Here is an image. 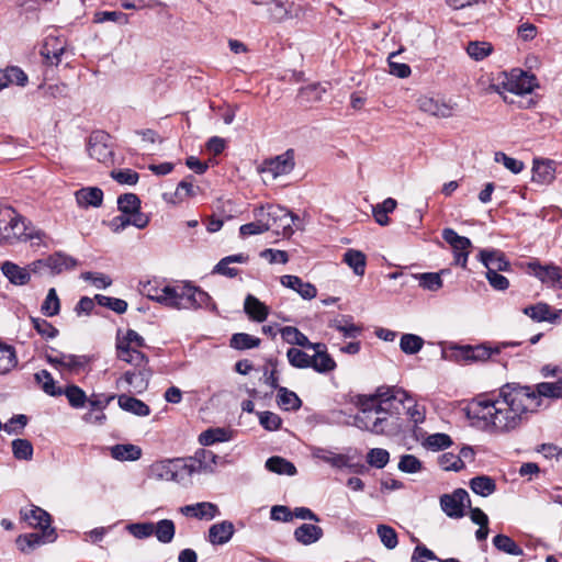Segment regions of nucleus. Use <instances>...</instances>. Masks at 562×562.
<instances>
[{
	"label": "nucleus",
	"instance_id": "nucleus-21",
	"mask_svg": "<svg viewBox=\"0 0 562 562\" xmlns=\"http://www.w3.org/2000/svg\"><path fill=\"white\" fill-rule=\"evenodd\" d=\"M151 376V370L147 369H138L134 368L132 371H126L123 376L117 381H124L127 385H130L134 392L142 393L147 390L149 384V379Z\"/></svg>",
	"mask_w": 562,
	"mask_h": 562
},
{
	"label": "nucleus",
	"instance_id": "nucleus-29",
	"mask_svg": "<svg viewBox=\"0 0 562 562\" xmlns=\"http://www.w3.org/2000/svg\"><path fill=\"white\" fill-rule=\"evenodd\" d=\"M29 81L26 74L18 66L0 69V91L9 86L25 87Z\"/></svg>",
	"mask_w": 562,
	"mask_h": 562
},
{
	"label": "nucleus",
	"instance_id": "nucleus-40",
	"mask_svg": "<svg viewBox=\"0 0 562 562\" xmlns=\"http://www.w3.org/2000/svg\"><path fill=\"white\" fill-rule=\"evenodd\" d=\"M469 486L473 493L487 497L496 491L495 480L487 475H477L470 480Z\"/></svg>",
	"mask_w": 562,
	"mask_h": 562
},
{
	"label": "nucleus",
	"instance_id": "nucleus-41",
	"mask_svg": "<svg viewBox=\"0 0 562 562\" xmlns=\"http://www.w3.org/2000/svg\"><path fill=\"white\" fill-rule=\"evenodd\" d=\"M441 236L452 247L453 254L469 250L472 247L471 240L465 236H460L453 228H443Z\"/></svg>",
	"mask_w": 562,
	"mask_h": 562
},
{
	"label": "nucleus",
	"instance_id": "nucleus-20",
	"mask_svg": "<svg viewBox=\"0 0 562 562\" xmlns=\"http://www.w3.org/2000/svg\"><path fill=\"white\" fill-rule=\"evenodd\" d=\"M294 149L290 148L283 154L269 159L266 162L267 169L273 175V177L288 175L294 169Z\"/></svg>",
	"mask_w": 562,
	"mask_h": 562
},
{
	"label": "nucleus",
	"instance_id": "nucleus-7",
	"mask_svg": "<svg viewBox=\"0 0 562 562\" xmlns=\"http://www.w3.org/2000/svg\"><path fill=\"white\" fill-rule=\"evenodd\" d=\"M522 392L528 398L532 413H537L542 405L543 398H562V376L555 382H540L535 386L522 385Z\"/></svg>",
	"mask_w": 562,
	"mask_h": 562
},
{
	"label": "nucleus",
	"instance_id": "nucleus-42",
	"mask_svg": "<svg viewBox=\"0 0 562 562\" xmlns=\"http://www.w3.org/2000/svg\"><path fill=\"white\" fill-rule=\"evenodd\" d=\"M342 261L352 269L356 276L362 277L364 274L367 257L362 251L356 249H348L344 254Z\"/></svg>",
	"mask_w": 562,
	"mask_h": 562
},
{
	"label": "nucleus",
	"instance_id": "nucleus-22",
	"mask_svg": "<svg viewBox=\"0 0 562 562\" xmlns=\"http://www.w3.org/2000/svg\"><path fill=\"white\" fill-rule=\"evenodd\" d=\"M169 291H173V286L165 285L160 288L158 282L155 280L143 283L140 289L143 295L167 307H170L171 303V295L167 294Z\"/></svg>",
	"mask_w": 562,
	"mask_h": 562
},
{
	"label": "nucleus",
	"instance_id": "nucleus-14",
	"mask_svg": "<svg viewBox=\"0 0 562 562\" xmlns=\"http://www.w3.org/2000/svg\"><path fill=\"white\" fill-rule=\"evenodd\" d=\"M477 259L486 268V272H506L510 270V262L499 249H482Z\"/></svg>",
	"mask_w": 562,
	"mask_h": 562
},
{
	"label": "nucleus",
	"instance_id": "nucleus-47",
	"mask_svg": "<svg viewBox=\"0 0 562 562\" xmlns=\"http://www.w3.org/2000/svg\"><path fill=\"white\" fill-rule=\"evenodd\" d=\"M231 440V434L227 429L216 427L209 428L199 435V442L202 446H212L217 442Z\"/></svg>",
	"mask_w": 562,
	"mask_h": 562
},
{
	"label": "nucleus",
	"instance_id": "nucleus-35",
	"mask_svg": "<svg viewBox=\"0 0 562 562\" xmlns=\"http://www.w3.org/2000/svg\"><path fill=\"white\" fill-rule=\"evenodd\" d=\"M324 535L323 529L313 524H302L294 530V539L304 546L317 542Z\"/></svg>",
	"mask_w": 562,
	"mask_h": 562
},
{
	"label": "nucleus",
	"instance_id": "nucleus-26",
	"mask_svg": "<svg viewBox=\"0 0 562 562\" xmlns=\"http://www.w3.org/2000/svg\"><path fill=\"white\" fill-rule=\"evenodd\" d=\"M1 272L14 285H25L30 282L31 276L27 267L23 268L12 261H4L1 265Z\"/></svg>",
	"mask_w": 562,
	"mask_h": 562
},
{
	"label": "nucleus",
	"instance_id": "nucleus-50",
	"mask_svg": "<svg viewBox=\"0 0 562 562\" xmlns=\"http://www.w3.org/2000/svg\"><path fill=\"white\" fill-rule=\"evenodd\" d=\"M35 381L41 384L42 390L49 396L63 395V387L56 386L55 380L50 372L41 370L34 374Z\"/></svg>",
	"mask_w": 562,
	"mask_h": 562
},
{
	"label": "nucleus",
	"instance_id": "nucleus-51",
	"mask_svg": "<svg viewBox=\"0 0 562 562\" xmlns=\"http://www.w3.org/2000/svg\"><path fill=\"white\" fill-rule=\"evenodd\" d=\"M154 536L161 543H170L176 535V525L171 519H161L154 524Z\"/></svg>",
	"mask_w": 562,
	"mask_h": 562
},
{
	"label": "nucleus",
	"instance_id": "nucleus-64",
	"mask_svg": "<svg viewBox=\"0 0 562 562\" xmlns=\"http://www.w3.org/2000/svg\"><path fill=\"white\" fill-rule=\"evenodd\" d=\"M31 323L33 328L40 334L43 338L53 339L58 336V329L48 321L40 317H31Z\"/></svg>",
	"mask_w": 562,
	"mask_h": 562
},
{
	"label": "nucleus",
	"instance_id": "nucleus-38",
	"mask_svg": "<svg viewBox=\"0 0 562 562\" xmlns=\"http://www.w3.org/2000/svg\"><path fill=\"white\" fill-rule=\"evenodd\" d=\"M111 456L120 461H136L142 457V449L132 443H117L111 448Z\"/></svg>",
	"mask_w": 562,
	"mask_h": 562
},
{
	"label": "nucleus",
	"instance_id": "nucleus-57",
	"mask_svg": "<svg viewBox=\"0 0 562 562\" xmlns=\"http://www.w3.org/2000/svg\"><path fill=\"white\" fill-rule=\"evenodd\" d=\"M94 300L100 306L106 307L116 314H124L127 311V302L123 299L111 297L103 294H95Z\"/></svg>",
	"mask_w": 562,
	"mask_h": 562
},
{
	"label": "nucleus",
	"instance_id": "nucleus-59",
	"mask_svg": "<svg viewBox=\"0 0 562 562\" xmlns=\"http://www.w3.org/2000/svg\"><path fill=\"white\" fill-rule=\"evenodd\" d=\"M446 273V270L440 272H425L417 276L419 285L429 291H438L442 288L441 276Z\"/></svg>",
	"mask_w": 562,
	"mask_h": 562
},
{
	"label": "nucleus",
	"instance_id": "nucleus-56",
	"mask_svg": "<svg viewBox=\"0 0 562 562\" xmlns=\"http://www.w3.org/2000/svg\"><path fill=\"white\" fill-rule=\"evenodd\" d=\"M281 337L290 345H296L302 348L308 346V337L293 326H285L280 329Z\"/></svg>",
	"mask_w": 562,
	"mask_h": 562
},
{
	"label": "nucleus",
	"instance_id": "nucleus-45",
	"mask_svg": "<svg viewBox=\"0 0 562 562\" xmlns=\"http://www.w3.org/2000/svg\"><path fill=\"white\" fill-rule=\"evenodd\" d=\"M266 469L277 474L293 476L297 473L295 465L286 459L273 456L266 461Z\"/></svg>",
	"mask_w": 562,
	"mask_h": 562
},
{
	"label": "nucleus",
	"instance_id": "nucleus-30",
	"mask_svg": "<svg viewBox=\"0 0 562 562\" xmlns=\"http://www.w3.org/2000/svg\"><path fill=\"white\" fill-rule=\"evenodd\" d=\"M116 357L120 360L134 366V368H138V369L149 368L148 367V363H149L148 357L144 352L137 350L136 348L116 346Z\"/></svg>",
	"mask_w": 562,
	"mask_h": 562
},
{
	"label": "nucleus",
	"instance_id": "nucleus-17",
	"mask_svg": "<svg viewBox=\"0 0 562 562\" xmlns=\"http://www.w3.org/2000/svg\"><path fill=\"white\" fill-rule=\"evenodd\" d=\"M180 513L186 517L200 520H212L221 514L218 506L211 502H200L182 506Z\"/></svg>",
	"mask_w": 562,
	"mask_h": 562
},
{
	"label": "nucleus",
	"instance_id": "nucleus-37",
	"mask_svg": "<svg viewBox=\"0 0 562 562\" xmlns=\"http://www.w3.org/2000/svg\"><path fill=\"white\" fill-rule=\"evenodd\" d=\"M77 203L82 207H99L103 202V191L98 187H87L76 192Z\"/></svg>",
	"mask_w": 562,
	"mask_h": 562
},
{
	"label": "nucleus",
	"instance_id": "nucleus-4",
	"mask_svg": "<svg viewBox=\"0 0 562 562\" xmlns=\"http://www.w3.org/2000/svg\"><path fill=\"white\" fill-rule=\"evenodd\" d=\"M167 294L171 295V308L217 311L216 303L212 296L200 286L193 285L190 282L175 285L173 291H169Z\"/></svg>",
	"mask_w": 562,
	"mask_h": 562
},
{
	"label": "nucleus",
	"instance_id": "nucleus-19",
	"mask_svg": "<svg viewBox=\"0 0 562 562\" xmlns=\"http://www.w3.org/2000/svg\"><path fill=\"white\" fill-rule=\"evenodd\" d=\"M280 283L295 291L304 300H312L317 295L316 286L310 282H304L297 276L284 274L280 278Z\"/></svg>",
	"mask_w": 562,
	"mask_h": 562
},
{
	"label": "nucleus",
	"instance_id": "nucleus-10",
	"mask_svg": "<svg viewBox=\"0 0 562 562\" xmlns=\"http://www.w3.org/2000/svg\"><path fill=\"white\" fill-rule=\"evenodd\" d=\"M527 272L530 276L538 278L542 283L550 286L562 288V268L550 263L541 265L539 260L533 259L527 262Z\"/></svg>",
	"mask_w": 562,
	"mask_h": 562
},
{
	"label": "nucleus",
	"instance_id": "nucleus-3",
	"mask_svg": "<svg viewBox=\"0 0 562 562\" xmlns=\"http://www.w3.org/2000/svg\"><path fill=\"white\" fill-rule=\"evenodd\" d=\"M45 237L43 231L30 229L25 218L11 206L0 207V240L13 245L18 241L33 239L42 240Z\"/></svg>",
	"mask_w": 562,
	"mask_h": 562
},
{
	"label": "nucleus",
	"instance_id": "nucleus-39",
	"mask_svg": "<svg viewBox=\"0 0 562 562\" xmlns=\"http://www.w3.org/2000/svg\"><path fill=\"white\" fill-rule=\"evenodd\" d=\"M522 313L535 322H553L558 317L551 312V307L542 302L524 307Z\"/></svg>",
	"mask_w": 562,
	"mask_h": 562
},
{
	"label": "nucleus",
	"instance_id": "nucleus-16",
	"mask_svg": "<svg viewBox=\"0 0 562 562\" xmlns=\"http://www.w3.org/2000/svg\"><path fill=\"white\" fill-rule=\"evenodd\" d=\"M538 86L537 77L533 74L518 70L512 74L506 83V89L515 94L530 93Z\"/></svg>",
	"mask_w": 562,
	"mask_h": 562
},
{
	"label": "nucleus",
	"instance_id": "nucleus-12",
	"mask_svg": "<svg viewBox=\"0 0 562 562\" xmlns=\"http://www.w3.org/2000/svg\"><path fill=\"white\" fill-rule=\"evenodd\" d=\"M109 138V134L104 132L92 133L88 142L89 156L102 164L112 162L113 151L112 148L106 144Z\"/></svg>",
	"mask_w": 562,
	"mask_h": 562
},
{
	"label": "nucleus",
	"instance_id": "nucleus-62",
	"mask_svg": "<svg viewBox=\"0 0 562 562\" xmlns=\"http://www.w3.org/2000/svg\"><path fill=\"white\" fill-rule=\"evenodd\" d=\"M63 394L67 397L70 406L74 408L83 407L87 402V395L82 389L79 386L71 384L63 389Z\"/></svg>",
	"mask_w": 562,
	"mask_h": 562
},
{
	"label": "nucleus",
	"instance_id": "nucleus-61",
	"mask_svg": "<svg viewBox=\"0 0 562 562\" xmlns=\"http://www.w3.org/2000/svg\"><path fill=\"white\" fill-rule=\"evenodd\" d=\"M117 209L125 215L140 210V200L135 193H124L117 198Z\"/></svg>",
	"mask_w": 562,
	"mask_h": 562
},
{
	"label": "nucleus",
	"instance_id": "nucleus-8",
	"mask_svg": "<svg viewBox=\"0 0 562 562\" xmlns=\"http://www.w3.org/2000/svg\"><path fill=\"white\" fill-rule=\"evenodd\" d=\"M442 512L453 519H460L465 515V507H471L469 493L464 488H457L450 494H443L439 498Z\"/></svg>",
	"mask_w": 562,
	"mask_h": 562
},
{
	"label": "nucleus",
	"instance_id": "nucleus-2",
	"mask_svg": "<svg viewBox=\"0 0 562 562\" xmlns=\"http://www.w3.org/2000/svg\"><path fill=\"white\" fill-rule=\"evenodd\" d=\"M350 404L359 408L352 425L374 435L395 436L402 430V417L398 411L378 404L372 406V397L350 396Z\"/></svg>",
	"mask_w": 562,
	"mask_h": 562
},
{
	"label": "nucleus",
	"instance_id": "nucleus-27",
	"mask_svg": "<svg viewBox=\"0 0 562 562\" xmlns=\"http://www.w3.org/2000/svg\"><path fill=\"white\" fill-rule=\"evenodd\" d=\"M244 311L251 321L261 323L269 315V307L252 294H247L244 302Z\"/></svg>",
	"mask_w": 562,
	"mask_h": 562
},
{
	"label": "nucleus",
	"instance_id": "nucleus-55",
	"mask_svg": "<svg viewBox=\"0 0 562 562\" xmlns=\"http://www.w3.org/2000/svg\"><path fill=\"white\" fill-rule=\"evenodd\" d=\"M286 358H288L290 366H292L293 368H296V369L311 368L312 356H310L308 353H306L305 351H303L299 348H295V347L289 348L286 351Z\"/></svg>",
	"mask_w": 562,
	"mask_h": 562
},
{
	"label": "nucleus",
	"instance_id": "nucleus-48",
	"mask_svg": "<svg viewBox=\"0 0 562 562\" xmlns=\"http://www.w3.org/2000/svg\"><path fill=\"white\" fill-rule=\"evenodd\" d=\"M493 546L501 552L510 554V555H522V548L516 543L509 536L498 533L493 538Z\"/></svg>",
	"mask_w": 562,
	"mask_h": 562
},
{
	"label": "nucleus",
	"instance_id": "nucleus-58",
	"mask_svg": "<svg viewBox=\"0 0 562 562\" xmlns=\"http://www.w3.org/2000/svg\"><path fill=\"white\" fill-rule=\"evenodd\" d=\"M93 23L114 22L120 25H125L130 22V16L121 11H97L93 14Z\"/></svg>",
	"mask_w": 562,
	"mask_h": 562
},
{
	"label": "nucleus",
	"instance_id": "nucleus-11",
	"mask_svg": "<svg viewBox=\"0 0 562 562\" xmlns=\"http://www.w3.org/2000/svg\"><path fill=\"white\" fill-rule=\"evenodd\" d=\"M268 8L271 19L281 23L299 15L301 8L293 0H260Z\"/></svg>",
	"mask_w": 562,
	"mask_h": 562
},
{
	"label": "nucleus",
	"instance_id": "nucleus-32",
	"mask_svg": "<svg viewBox=\"0 0 562 562\" xmlns=\"http://www.w3.org/2000/svg\"><path fill=\"white\" fill-rule=\"evenodd\" d=\"M520 342L510 341V342H502L494 348L486 344H481L476 346L471 345V363L472 362H483L488 360L494 353H499L503 348L519 346Z\"/></svg>",
	"mask_w": 562,
	"mask_h": 562
},
{
	"label": "nucleus",
	"instance_id": "nucleus-18",
	"mask_svg": "<svg viewBox=\"0 0 562 562\" xmlns=\"http://www.w3.org/2000/svg\"><path fill=\"white\" fill-rule=\"evenodd\" d=\"M328 327L339 331L344 338L356 339L363 333V327L353 322L351 315H340L328 322Z\"/></svg>",
	"mask_w": 562,
	"mask_h": 562
},
{
	"label": "nucleus",
	"instance_id": "nucleus-53",
	"mask_svg": "<svg viewBox=\"0 0 562 562\" xmlns=\"http://www.w3.org/2000/svg\"><path fill=\"white\" fill-rule=\"evenodd\" d=\"M116 346L128 348H144L146 347L145 339L134 329H127L125 335H121V330L116 334Z\"/></svg>",
	"mask_w": 562,
	"mask_h": 562
},
{
	"label": "nucleus",
	"instance_id": "nucleus-63",
	"mask_svg": "<svg viewBox=\"0 0 562 562\" xmlns=\"http://www.w3.org/2000/svg\"><path fill=\"white\" fill-rule=\"evenodd\" d=\"M12 452L15 459L29 461L33 457V445L27 439H14L12 441Z\"/></svg>",
	"mask_w": 562,
	"mask_h": 562
},
{
	"label": "nucleus",
	"instance_id": "nucleus-33",
	"mask_svg": "<svg viewBox=\"0 0 562 562\" xmlns=\"http://www.w3.org/2000/svg\"><path fill=\"white\" fill-rule=\"evenodd\" d=\"M65 52V45L58 37H47L41 48V55L50 65H58L61 60V55Z\"/></svg>",
	"mask_w": 562,
	"mask_h": 562
},
{
	"label": "nucleus",
	"instance_id": "nucleus-46",
	"mask_svg": "<svg viewBox=\"0 0 562 562\" xmlns=\"http://www.w3.org/2000/svg\"><path fill=\"white\" fill-rule=\"evenodd\" d=\"M260 344V338L246 333H235L229 339V347L235 350H248L258 348Z\"/></svg>",
	"mask_w": 562,
	"mask_h": 562
},
{
	"label": "nucleus",
	"instance_id": "nucleus-52",
	"mask_svg": "<svg viewBox=\"0 0 562 562\" xmlns=\"http://www.w3.org/2000/svg\"><path fill=\"white\" fill-rule=\"evenodd\" d=\"M311 368L317 373L326 374L336 370L337 363L328 351L318 352V355L312 356Z\"/></svg>",
	"mask_w": 562,
	"mask_h": 562
},
{
	"label": "nucleus",
	"instance_id": "nucleus-25",
	"mask_svg": "<svg viewBox=\"0 0 562 562\" xmlns=\"http://www.w3.org/2000/svg\"><path fill=\"white\" fill-rule=\"evenodd\" d=\"M417 102L423 112L429 113L434 116L450 117L453 114V106L434 98L424 95L420 97Z\"/></svg>",
	"mask_w": 562,
	"mask_h": 562
},
{
	"label": "nucleus",
	"instance_id": "nucleus-31",
	"mask_svg": "<svg viewBox=\"0 0 562 562\" xmlns=\"http://www.w3.org/2000/svg\"><path fill=\"white\" fill-rule=\"evenodd\" d=\"M254 216L256 221L244 224L239 227V235L246 238L251 235H259L269 231V225L265 221L263 206L254 209Z\"/></svg>",
	"mask_w": 562,
	"mask_h": 562
},
{
	"label": "nucleus",
	"instance_id": "nucleus-1",
	"mask_svg": "<svg viewBox=\"0 0 562 562\" xmlns=\"http://www.w3.org/2000/svg\"><path fill=\"white\" fill-rule=\"evenodd\" d=\"M532 414L528 398L520 383L510 382L502 385L497 397L473 400L467 415L473 424L484 430L510 432L527 423Z\"/></svg>",
	"mask_w": 562,
	"mask_h": 562
},
{
	"label": "nucleus",
	"instance_id": "nucleus-5",
	"mask_svg": "<svg viewBox=\"0 0 562 562\" xmlns=\"http://www.w3.org/2000/svg\"><path fill=\"white\" fill-rule=\"evenodd\" d=\"M192 462L187 458L158 461L150 468L151 474L159 480L181 482L194 473Z\"/></svg>",
	"mask_w": 562,
	"mask_h": 562
},
{
	"label": "nucleus",
	"instance_id": "nucleus-60",
	"mask_svg": "<svg viewBox=\"0 0 562 562\" xmlns=\"http://www.w3.org/2000/svg\"><path fill=\"white\" fill-rule=\"evenodd\" d=\"M41 311L45 316H56L60 311V301L54 288L49 289L42 303Z\"/></svg>",
	"mask_w": 562,
	"mask_h": 562
},
{
	"label": "nucleus",
	"instance_id": "nucleus-44",
	"mask_svg": "<svg viewBox=\"0 0 562 562\" xmlns=\"http://www.w3.org/2000/svg\"><path fill=\"white\" fill-rule=\"evenodd\" d=\"M18 366V357L13 346L0 341V374H7Z\"/></svg>",
	"mask_w": 562,
	"mask_h": 562
},
{
	"label": "nucleus",
	"instance_id": "nucleus-49",
	"mask_svg": "<svg viewBox=\"0 0 562 562\" xmlns=\"http://www.w3.org/2000/svg\"><path fill=\"white\" fill-rule=\"evenodd\" d=\"M443 357L460 364L471 363V345H452L443 351Z\"/></svg>",
	"mask_w": 562,
	"mask_h": 562
},
{
	"label": "nucleus",
	"instance_id": "nucleus-43",
	"mask_svg": "<svg viewBox=\"0 0 562 562\" xmlns=\"http://www.w3.org/2000/svg\"><path fill=\"white\" fill-rule=\"evenodd\" d=\"M277 403L284 411H299L302 406V400L293 391L286 387L278 389Z\"/></svg>",
	"mask_w": 562,
	"mask_h": 562
},
{
	"label": "nucleus",
	"instance_id": "nucleus-15",
	"mask_svg": "<svg viewBox=\"0 0 562 562\" xmlns=\"http://www.w3.org/2000/svg\"><path fill=\"white\" fill-rule=\"evenodd\" d=\"M22 520H24L31 528L40 529L41 531L55 529L52 527V516L45 509L31 505L27 508L20 510Z\"/></svg>",
	"mask_w": 562,
	"mask_h": 562
},
{
	"label": "nucleus",
	"instance_id": "nucleus-36",
	"mask_svg": "<svg viewBox=\"0 0 562 562\" xmlns=\"http://www.w3.org/2000/svg\"><path fill=\"white\" fill-rule=\"evenodd\" d=\"M117 404L120 408L139 417L150 414V407L143 401L126 394L119 395Z\"/></svg>",
	"mask_w": 562,
	"mask_h": 562
},
{
	"label": "nucleus",
	"instance_id": "nucleus-34",
	"mask_svg": "<svg viewBox=\"0 0 562 562\" xmlns=\"http://www.w3.org/2000/svg\"><path fill=\"white\" fill-rule=\"evenodd\" d=\"M555 178V162L553 160H535L532 167V181L544 184Z\"/></svg>",
	"mask_w": 562,
	"mask_h": 562
},
{
	"label": "nucleus",
	"instance_id": "nucleus-28",
	"mask_svg": "<svg viewBox=\"0 0 562 562\" xmlns=\"http://www.w3.org/2000/svg\"><path fill=\"white\" fill-rule=\"evenodd\" d=\"M192 462L195 472L201 471H214V467L217 464L218 456L211 450L198 449L193 457L187 458Z\"/></svg>",
	"mask_w": 562,
	"mask_h": 562
},
{
	"label": "nucleus",
	"instance_id": "nucleus-54",
	"mask_svg": "<svg viewBox=\"0 0 562 562\" xmlns=\"http://www.w3.org/2000/svg\"><path fill=\"white\" fill-rule=\"evenodd\" d=\"M424 339L415 334H403L400 339V348L405 355H416L424 347Z\"/></svg>",
	"mask_w": 562,
	"mask_h": 562
},
{
	"label": "nucleus",
	"instance_id": "nucleus-6",
	"mask_svg": "<svg viewBox=\"0 0 562 562\" xmlns=\"http://www.w3.org/2000/svg\"><path fill=\"white\" fill-rule=\"evenodd\" d=\"M263 213L269 231L271 229L283 237H291L294 234L293 225L300 220L297 215L281 205L274 204L263 206Z\"/></svg>",
	"mask_w": 562,
	"mask_h": 562
},
{
	"label": "nucleus",
	"instance_id": "nucleus-9",
	"mask_svg": "<svg viewBox=\"0 0 562 562\" xmlns=\"http://www.w3.org/2000/svg\"><path fill=\"white\" fill-rule=\"evenodd\" d=\"M350 396L372 397V406L370 408H375L378 404H383V406L392 408L393 401L395 400L398 401L400 405L411 400L409 394L405 390H397L394 386L386 385L379 386L372 395L349 393L346 396L348 403H350Z\"/></svg>",
	"mask_w": 562,
	"mask_h": 562
},
{
	"label": "nucleus",
	"instance_id": "nucleus-13",
	"mask_svg": "<svg viewBox=\"0 0 562 562\" xmlns=\"http://www.w3.org/2000/svg\"><path fill=\"white\" fill-rule=\"evenodd\" d=\"M56 529H44V531L41 532H31L19 536L16 544L22 552H30L42 544L52 543L56 541Z\"/></svg>",
	"mask_w": 562,
	"mask_h": 562
},
{
	"label": "nucleus",
	"instance_id": "nucleus-23",
	"mask_svg": "<svg viewBox=\"0 0 562 562\" xmlns=\"http://www.w3.org/2000/svg\"><path fill=\"white\" fill-rule=\"evenodd\" d=\"M235 527L232 521L223 520L213 524L209 528L207 541L213 546H222L227 543L234 536Z\"/></svg>",
	"mask_w": 562,
	"mask_h": 562
},
{
	"label": "nucleus",
	"instance_id": "nucleus-24",
	"mask_svg": "<svg viewBox=\"0 0 562 562\" xmlns=\"http://www.w3.org/2000/svg\"><path fill=\"white\" fill-rule=\"evenodd\" d=\"M46 261L48 262V272L53 276L74 270L78 265L76 258L61 251L49 255L46 257Z\"/></svg>",
	"mask_w": 562,
	"mask_h": 562
}]
</instances>
